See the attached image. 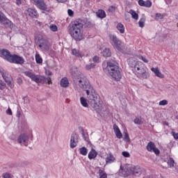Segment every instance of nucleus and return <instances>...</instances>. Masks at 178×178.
Wrapping results in <instances>:
<instances>
[{"label":"nucleus","instance_id":"f257e3e1","mask_svg":"<svg viewBox=\"0 0 178 178\" xmlns=\"http://www.w3.org/2000/svg\"><path fill=\"white\" fill-rule=\"evenodd\" d=\"M70 74L75 84L79 86L83 91L87 92V91H91L92 90L93 87L91 86V83H90V81L79 71L77 67H72L70 70Z\"/></svg>","mask_w":178,"mask_h":178},{"label":"nucleus","instance_id":"f03ea898","mask_svg":"<svg viewBox=\"0 0 178 178\" xmlns=\"http://www.w3.org/2000/svg\"><path fill=\"white\" fill-rule=\"evenodd\" d=\"M87 24L86 19H77L72 24L70 29V34L75 41L83 40V27Z\"/></svg>","mask_w":178,"mask_h":178},{"label":"nucleus","instance_id":"7ed1b4c3","mask_svg":"<svg viewBox=\"0 0 178 178\" xmlns=\"http://www.w3.org/2000/svg\"><path fill=\"white\" fill-rule=\"evenodd\" d=\"M144 169L140 165H133L131 164H127L124 167L120 165V169L119 170L120 176H124V177H127L131 175L134 176H140L143 173Z\"/></svg>","mask_w":178,"mask_h":178},{"label":"nucleus","instance_id":"20e7f679","mask_svg":"<svg viewBox=\"0 0 178 178\" xmlns=\"http://www.w3.org/2000/svg\"><path fill=\"white\" fill-rule=\"evenodd\" d=\"M106 69L108 74L114 80L119 81L122 79V74H120V69L116 62L108 61L107 62Z\"/></svg>","mask_w":178,"mask_h":178},{"label":"nucleus","instance_id":"39448f33","mask_svg":"<svg viewBox=\"0 0 178 178\" xmlns=\"http://www.w3.org/2000/svg\"><path fill=\"white\" fill-rule=\"evenodd\" d=\"M86 94L90 105L92 108H94L95 111H98L99 109V105H98V95L95 93L94 88H92L91 90H87Z\"/></svg>","mask_w":178,"mask_h":178},{"label":"nucleus","instance_id":"423d86ee","mask_svg":"<svg viewBox=\"0 0 178 178\" xmlns=\"http://www.w3.org/2000/svg\"><path fill=\"white\" fill-rule=\"evenodd\" d=\"M24 74L26 76V77H29L32 80V81H35V83H41L42 81H45V83H48V84H51V77H44L41 76L40 75H36L34 73L30 72V71H26L24 72Z\"/></svg>","mask_w":178,"mask_h":178},{"label":"nucleus","instance_id":"0eeeda50","mask_svg":"<svg viewBox=\"0 0 178 178\" xmlns=\"http://www.w3.org/2000/svg\"><path fill=\"white\" fill-rule=\"evenodd\" d=\"M134 71L137 74L142 77V79H147L149 77V74L147 72V67L141 61H137V64L134 67Z\"/></svg>","mask_w":178,"mask_h":178},{"label":"nucleus","instance_id":"6e6552de","mask_svg":"<svg viewBox=\"0 0 178 178\" xmlns=\"http://www.w3.org/2000/svg\"><path fill=\"white\" fill-rule=\"evenodd\" d=\"M108 37L110 40V44H111L113 48H115L118 49V51H123V49H124V43L119 40L118 36L113 34H110Z\"/></svg>","mask_w":178,"mask_h":178},{"label":"nucleus","instance_id":"1a4fd4ad","mask_svg":"<svg viewBox=\"0 0 178 178\" xmlns=\"http://www.w3.org/2000/svg\"><path fill=\"white\" fill-rule=\"evenodd\" d=\"M0 74L2 76L4 81L10 87V88H13L15 85H13V79L12 76L9 74V72H6L5 70L1 68L0 69Z\"/></svg>","mask_w":178,"mask_h":178},{"label":"nucleus","instance_id":"9d476101","mask_svg":"<svg viewBox=\"0 0 178 178\" xmlns=\"http://www.w3.org/2000/svg\"><path fill=\"white\" fill-rule=\"evenodd\" d=\"M37 45H38L39 48L44 52H48V51H49V42L44 38L38 39Z\"/></svg>","mask_w":178,"mask_h":178},{"label":"nucleus","instance_id":"9b49d317","mask_svg":"<svg viewBox=\"0 0 178 178\" xmlns=\"http://www.w3.org/2000/svg\"><path fill=\"white\" fill-rule=\"evenodd\" d=\"M0 24L4 27H12L13 23L5 16V14L0 11Z\"/></svg>","mask_w":178,"mask_h":178},{"label":"nucleus","instance_id":"f8f14e48","mask_svg":"<svg viewBox=\"0 0 178 178\" xmlns=\"http://www.w3.org/2000/svg\"><path fill=\"white\" fill-rule=\"evenodd\" d=\"M77 144H79V135L73 132L71 135L70 147V148H76Z\"/></svg>","mask_w":178,"mask_h":178},{"label":"nucleus","instance_id":"ddd939ff","mask_svg":"<svg viewBox=\"0 0 178 178\" xmlns=\"http://www.w3.org/2000/svg\"><path fill=\"white\" fill-rule=\"evenodd\" d=\"M8 62H10V63H18L19 65H22L24 63V58L17 55H11V57Z\"/></svg>","mask_w":178,"mask_h":178},{"label":"nucleus","instance_id":"4468645a","mask_svg":"<svg viewBox=\"0 0 178 178\" xmlns=\"http://www.w3.org/2000/svg\"><path fill=\"white\" fill-rule=\"evenodd\" d=\"M33 1L34 5L40 10H47V4L44 0H32Z\"/></svg>","mask_w":178,"mask_h":178},{"label":"nucleus","instance_id":"2eb2a0df","mask_svg":"<svg viewBox=\"0 0 178 178\" xmlns=\"http://www.w3.org/2000/svg\"><path fill=\"white\" fill-rule=\"evenodd\" d=\"M0 55L1 58L3 59H6V60H8L9 62L10 58L12 57V54H10V51L6 49H2L0 50Z\"/></svg>","mask_w":178,"mask_h":178},{"label":"nucleus","instance_id":"dca6fc26","mask_svg":"<svg viewBox=\"0 0 178 178\" xmlns=\"http://www.w3.org/2000/svg\"><path fill=\"white\" fill-rule=\"evenodd\" d=\"M17 143H19V144H23L27 147V145H29V136L21 134L17 138Z\"/></svg>","mask_w":178,"mask_h":178},{"label":"nucleus","instance_id":"f3484780","mask_svg":"<svg viewBox=\"0 0 178 178\" xmlns=\"http://www.w3.org/2000/svg\"><path fill=\"white\" fill-rule=\"evenodd\" d=\"M27 12L29 13V16H31V17H38L39 15H38V12L37 11V10H35V8H29L27 10Z\"/></svg>","mask_w":178,"mask_h":178},{"label":"nucleus","instance_id":"a211bd4d","mask_svg":"<svg viewBox=\"0 0 178 178\" xmlns=\"http://www.w3.org/2000/svg\"><path fill=\"white\" fill-rule=\"evenodd\" d=\"M113 130L117 138H122V137H123V135L122 134V132L120 131V129H119V127H118V125H113Z\"/></svg>","mask_w":178,"mask_h":178},{"label":"nucleus","instance_id":"6ab92c4d","mask_svg":"<svg viewBox=\"0 0 178 178\" xmlns=\"http://www.w3.org/2000/svg\"><path fill=\"white\" fill-rule=\"evenodd\" d=\"M102 55L104 58H109V57L112 56V52L111 51V49H109V48H105L102 51Z\"/></svg>","mask_w":178,"mask_h":178},{"label":"nucleus","instance_id":"aec40b11","mask_svg":"<svg viewBox=\"0 0 178 178\" xmlns=\"http://www.w3.org/2000/svg\"><path fill=\"white\" fill-rule=\"evenodd\" d=\"M113 162H115V156H113V154H112V153H110L107 155L106 158V163L110 164L113 163Z\"/></svg>","mask_w":178,"mask_h":178},{"label":"nucleus","instance_id":"412c9836","mask_svg":"<svg viewBox=\"0 0 178 178\" xmlns=\"http://www.w3.org/2000/svg\"><path fill=\"white\" fill-rule=\"evenodd\" d=\"M97 155H98V153L97 151L94 149H92L90 152L88 153V159H95L97 158Z\"/></svg>","mask_w":178,"mask_h":178},{"label":"nucleus","instance_id":"4be33fe9","mask_svg":"<svg viewBox=\"0 0 178 178\" xmlns=\"http://www.w3.org/2000/svg\"><path fill=\"white\" fill-rule=\"evenodd\" d=\"M128 65L130 66V67H134V69L137 66V61H136V59L134 58H129L128 59Z\"/></svg>","mask_w":178,"mask_h":178},{"label":"nucleus","instance_id":"5701e85b","mask_svg":"<svg viewBox=\"0 0 178 178\" xmlns=\"http://www.w3.org/2000/svg\"><path fill=\"white\" fill-rule=\"evenodd\" d=\"M96 15L97 17L99 19H104L106 17V13L104 11V10H99L97 13Z\"/></svg>","mask_w":178,"mask_h":178},{"label":"nucleus","instance_id":"b1692460","mask_svg":"<svg viewBox=\"0 0 178 178\" xmlns=\"http://www.w3.org/2000/svg\"><path fill=\"white\" fill-rule=\"evenodd\" d=\"M60 86L61 87H64V88H66V87H69V80L67 79V78L65 77L61 79Z\"/></svg>","mask_w":178,"mask_h":178},{"label":"nucleus","instance_id":"393cba45","mask_svg":"<svg viewBox=\"0 0 178 178\" xmlns=\"http://www.w3.org/2000/svg\"><path fill=\"white\" fill-rule=\"evenodd\" d=\"M155 147V143H154L153 142H149L148 143L146 149L149 152H152Z\"/></svg>","mask_w":178,"mask_h":178},{"label":"nucleus","instance_id":"a878e982","mask_svg":"<svg viewBox=\"0 0 178 178\" xmlns=\"http://www.w3.org/2000/svg\"><path fill=\"white\" fill-rule=\"evenodd\" d=\"M80 103L83 106V108H88V103L87 102V99L84 97H81L80 98Z\"/></svg>","mask_w":178,"mask_h":178},{"label":"nucleus","instance_id":"bb28decb","mask_svg":"<svg viewBox=\"0 0 178 178\" xmlns=\"http://www.w3.org/2000/svg\"><path fill=\"white\" fill-rule=\"evenodd\" d=\"M79 154L86 156L88 154V149H87V147H82L79 148Z\"/></svg>","mask_w":178,"mask_h":178},{"label":"nucleus","instance_id":"cd10ccee","mask_svg":"<svg viewBox=\"0 0 178 178\" xmlns=\"http://www.w3.org/2000/svg\"><path fill=\"white\" fill-rule=\"evenodd\" d=\"M117 29L120 33V34H124V26L122 23H118L117 24Z\"/></svg>","mask_w":178,"mask_h":178},{"label":"nucleus","instance_id":"c85d7f7f","mask_svg":"<svg viewBox=\"0 0 178 178\" xmlns=\"http://www.w3.org/2000/svg\"><path fill=\"white\" fill-rule=\"evenodd\" d=\"M72 54L76 58H83V55L80 54V51L76 49L72 50Z\"/></svg>","mask_w":178,"mask_h":178},{"label":"nucleus","instance_id":"c756f323","mask_svg":"<svg viewBox=\"0 0 178 178\" xmlns=\"http://www.w3.org/2000/svg\"><path fill=\"white\" fill-rule=\"evenodd\" d=\"M99 178H108V175L104 170H99Z\"/></svg>","mask_w":178,"mask_h":178},{"label":"nucleus","instance_id":"7c9ffc66","mask_svg":"<svg viewBox=\"0 0 178 178\" xmlns=\"http://www.w3.org/2000/svg\"><path fill=\"white\" fill-rule=\"evenodd\" d=\"M129 13L131 15L133 19H135V20H138V14L136 13V11L131 10Z\"/></svg>","mask_w":178,"mask_h":178},{"label":"nucleus","instance_id":"2f4dec72","mask_svg":"<svg viewBox=\"0 0 178 178\" xmlns=\"http://www.w3.org/2000/svg\"><path fill=\"white\" fill-rule=\"evenodd\" d=\"M135 124H143V121L141 117H136L134 120Z\"/></svg>","mask_w":178,"mask_h":178},{"label":"nucleus","instance_id":"473e14b6","mask_svg":"<svg viewBox=\"0 0 178 178\" xmlns=\"http://www.w3.org/2000/svg\"><path fill=\"white\" fill-rule=\"evenodd\" d=\"M138 24H139V27H144V26H145V17H142L140 19L139 22H138Z\"/></svg>","mask_w":178,"mask_h":178},{"label":"nucleus","instance_id":"72a5a7b5","mask_svg":"<svg viewBox=\"0 0 178 178\" xmlns=\"http://www.w3.org/2000/svg\"><path fill=\"white\" fill-rule=\"evenodd\" d=\"M35 60L36 63H42V58H41V56H40V54H35Z\"/></svg>","mask_w":178,"mask_h":178},{"label":"nucleus","instance_id":"f704fd0d","mask_svg":"<svg viewBox=\"0 0 178 178\" xmlns=\"http://www.w3.org/2000/svg\"><path fill=\"white\" fill-rule=\"evenodd\" d=\"M6 88V83L5 81L0 80V90H3Z\"/></svg>","mask_w":178,"mask_h":178},{"label":"nucleus","instance_id":"c9c22d12","mask_svg":"<svg viewBox=\"0 0 178 178\" xmlns=\"http://www.w3.org/2000/svg\"><path fill=\"white\" fill-rule=\"evenodd\" d=\"M94 67H95V64L94 63L87 64L86 66V70H90V69H94Z\"/></svg>","mask_w":178,"mask_h":178},{"label":"nucleus","instance_id":"e433bc0d","mask_svg":"<svg viewBox=\"0 0 178 178\" xmlns=\"http://www.w3.org/2000/svg\"><path fill=\"white\" fill-rule=\"evenodd\" d=\"M123 140H124V141H126L127 143H129V141H130V138L129 137V134L124 132Z\"/></svg>","mask_w":178,"mask_h":178},{"label":"nucleus","instance_id":"4c0bfd02","mask_svg":"<svg viewBox=\"0 0 178 178\" xmlns=\"http://www.w3.org/2000/svg\"><path fill=\"white\" fill-rule=\"evenodd\" d=\"M49 29L51 30V31H58V26H56V25L55 24H52L49 26Z\"/></svg>","mask_w":178,"mask_h":178},{"label":"nucleus","instance_id":"58836bf2","mask_svg":"<svg viewBox=\"0 0 178 178\" xmlns=\"http://www.w3.org/2000/svg\"><path fill=\"white\" fill-rule=\"evenodd\" d=\"M159 105L161 106H165V105H168V102L166 99H163L159 102Z\"/></svg>","mask_w":178,"mask_h":178},{"label":"nucleus","instance_id":"ea45409f","mask_svg":"<svg viewBox=\"0 0 178 178\" xmlns=\"http://www.w3.org/2000/svg\"><path fill=\"white\" fill-rule=\"evenodd\" d=\"M145 8H151L152 6V3L149 1H145Z\"/></svg>","mask_w":178,"mask_h":178},{"label":"nucleus","instance_id":"a19ab883","mask_svg":"<svg viewBox=\"0 0 178 178\" xmlns=\"http://www.w3.org/2000/svg\"><path fill=\"white\" fill-rule=\"evenodd\" d=\"M122 155L125 158H130V153L129 152H122Z\"/></svg>","mask_w":178,"mask_h":178},{"label":"nucleus","instance_id":"79ce46f5","mask_svg":"<svg viewBox=\"0 0 178 178\" xmlns=\"http://www.w3.org/2000/svg\"><path fill=\"white\" fill-rule=\"evenodd\" d=\"M155 76H156L157 77H159V79H163L164 77L163 74H162L159 71L156 74H155Z\"/></svg>","mask_w":178,"mask_h":178},{"label":"nucleus","instance_id":"37998d69","mask_svg":"<svg viewBox=\"0 0 178 178\" xmlns=\"http://www.w3.org/2000/svg\"><path fill=\"white\" fill-rule=\"evenodd\" d=\"M171 134L172 137H174L175 140H178V133H175V131H172Z\"/></svg>","mask_w":178,"mask_h":178},{"label":"nucleus","instance_id":"c03bdc74","mask_svg":"<svg viewBox=\"0 0 178 178\" xmlns=\"http://www.w3.org/2000/svg\"><path fill=\"white\" fill-rule=\"evenodd\" d=\"M152 151H153L156 155H159V154H161L159 149L156 148V147H155L154 149Z\"/></svg>","mask_w":178,"mask_h":178},{"label":"nucleus","instance_id":"a18cd8bd","mask_svg":"<svg viewBox=\"0 0 178 178\" xmlns=\"http://www.w3.org/2000/svg\"><path fill=\"white\" fill-rule=\"evenodd\" d=\"M175 160H173V159L170 158L168 161V164L170 165V166H175Z\"/></svg>","mask_w":178,"mask_h":178},{"label":"nucleus","instance_id":"49530a36","mask_svg":"<svg viewBox=\"0 0 178 178\" xmlns=\"http://www.w3.org/2000/svg\"><path fill=\"white\" fill-rule=\"evenodd\" d=\"M3 178H12V175L6 172V173L3 174Z\"/></svg>","mask_w":178,"mask_h":178},{"label":"nucleus","instance_id":"de8ad7c7","mask_svg":"<svg viewBox=\"0 0 178 178\" xmlns=\"http://www.w3.org/2000/svg\"><path fill=\"white\" fill-rule=\"evenodd\" d=\"M139 59H140L141 60H143L145 63H148V60L146 59L145 57L143 56H139Z\"/></svg>","mask_w":178,"mask_h":178},{"label":"nucleus","instance_id":"09e8293b","mask_svg":"<svg viewBox=\"0 0 178 178\" xmlns=\"http://www.w3.org/2000/svg\"><path fill=\"white\" fill-rule=\"evenodd\" d=\"M152 72H154V74H156L159 71V67H152L151 68Z\"/></svg>","mask_w":178,"mask_h":178},{"label":"nucleus","instance_id":"8fccbe9b","mask_svg":"<svg viewBox=\"0 0 178 178\" xmlns=\"http://www.w3.org/2000/svg\"><path fill=\"white\" fill-rule=\"evenodd\" d=\"M6 113L7 115H10V116H12V115H13L12 109H10V108H8L6 110Z\"/></svg>","mask_w":178,"mask_h":178},{"label":"nucleus","instance_id":"3c124183","mask_svg":"<svg viewBox=\"0 0 178 178\" xmlns=\"http://www.w3.org/2000/svg\"><path fill=\"white\" fill-rule=\"evenodd\" d=\"M82 136H83V139L85 140V141L88 140V136L87 134H84V132L82 133Z\"/></svg>","mask_w":178,"mask_h":178},{"label":"nucleus","instance_id":"603ef678","mask_svg":"<svg viewBox=\"0 0 178 178\" xmlns=\"http://www.w3.org/2000/svg\"><path fill=\"white\" fill-rule=\"evenodd\" d=\"M156 19H163V16H162V14H161V13H156Z\"/></svg>","mask_w":178,"mask_h":178},{"label":"nucleus","instance_id":"864d4df0","mask_svg":"<svg viewBox=\"0 0 178 178\" xmlns=\"http://www.w3.org/2000/svg\"><path fill=\"white\" fill-rule=\"evenodd\" d=\"M145 1H144L143 0L138 1V5H140V6H145Z\"/></svg>","mask_w":178,"mask_h":178},{"label":"nucleus","instance_id":"5fc2aeb1","mask_svg":"<svg viewBox=\"0 0 178 178\" xmlns=\"http://www.w3.org/2000/svg\"><path fill=\"white\" fill-rule=\"evenodd\" d=\"M67 13H68V15H69V16H73V15H74V12H73V10H72L71 9H69L68 10H67Z\"/></svg>","mask_w":178,"mask_h":178},{"label":"nucleus","instance_id":"6e6d98bb","mask_svg":"<svg viewBox=\"0 0 178 178\" xmlns=\"http://www.w3.org/2000/svg\"><path fill=\"white\" fill-rule=\"evenodd\" d=\"M99 57L95 56V57H93V61L95 62H99Z\"/></svg>","mask_w":178,"mask_h":178},{"label":"nucleus","instance_id":"4d7b16f0","mask_svg":"<svg viewBox=\"0 0 178 178\" xmlns=\"http://www.w3.org/2000/svg\"><path fill=\"white\" fill-rule=\"evenodd\" d=\"M108 11H109V12H115V7H114V6H111V7L108 8Z\"/></svg>","mask_w":178,"mask_h":178},{"label":"nucleus","instance_id":"13d9d810","mask_svg":"<svg viewBox=\"0 0 178 178\" xmlns=\"http://www.w3.org/2000/svg\"><path fill=\"white\" fill-rule=\"evenodd\" d=\"M57 2H59L60 3H63L65 2H66L67 0H56Z\"/></svg>","mask_w":178,"mask_h":178},{"label":"nucleus","instance_id":"bf43d9fd","mask_svg":"<svg viewBox=\"0 0 178 178\" xmlns=\"http://www.w3.org/2000/svg\"><path fill=\"white\" fill-rule=\"evenodd\" d=\"M17 5H22V0H16Z\"/></svg>","mask_w":178,"mask_h":178},{"label":"nucleus","instance_id":"052dcab7","mask_svg":"<svg viewBox=\"0 0 178 178\" xmlns=\"http://www.w3.org/2000/svg\"><path fill=\"white\" fill-rule=\"evenodd\" d=\"M46 74H47V76H51L52 75V72L51 71H47Z\"/></svg>","mask_w":178,"mask_h":178},{"label":"nucleus","instance_id":"680f3d73","mask_svg":"<svg viewBox=\"0 0 178 178\" xmlns=\"http://www.w3.org/2000/svg\"><path fill=\"white\" fill-rule=\"evenodd\" d=\"M17 115H18V118H20V113H18Z\"/></svg>","mask_w":178,"mask_h":178},{"label":"nucleus","instance_id":"e2e57ef3","mask_svg":"<svg viewBox=\"0 0 178 178\" xmlns=\"http://www.w3.org/2000/svg\"><path fill=\"white\" fill-rule=\"evenodd\" d=\"M165 124H166L167 126H168L169 124H168V123H166Z\"/></svg>","mask_w":178,"mask_h":178},{"label":"nucleus","instance_id":"0e129e2a","mask_svg":"<svg viewBox=\"0 0 178 178\" xmlns=\"http://www.w3.org/2000/svg\"><path fill=\"white\" fill-rule=\"evenodd\" d=\"M177 119H178V115L177 116Z\"/></svg>","mask_w":178,"mask_h":178}]
</instances>
